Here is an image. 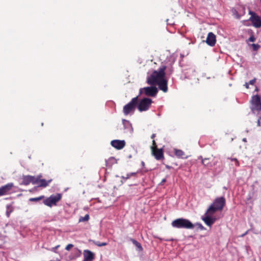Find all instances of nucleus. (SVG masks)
<instances>
[{
  "label": "nucleus",
  "mask_w": 261,
  "mask_h": 261,
  "mask_svg": "<svg viewBox=\"0 0 261 261\" xmlns=\"http://www.w3.org/2000/svg\"><path fill=\"white\" fill-rule=\"evenodd\" d=\"M245 86L246 87V88H249V84H248V83H246L245 84Z\"/></svg>",
  "instance_id": "37"
},
{
  "label": "nucleus",
  "mask_w": 261,
  "mask_h": 261,
  "mask_svg": "<svg viewBox=\"0 0 261 261\" xmlns=\"http://www.w3.org/2000/svg\"><path fill=\"white\" fill-rule=\"evenodd\" d=\"M172 226L177 228L193 229L195 225L188 219L179 218L172 222Z\"/></svg>",
  "instance_id": "3"
},
{
  "label": "nucleus",
  "mask_w": 261,
  "mask_h": 261,
  "mask_svg": "<svg viewBox=\"0 0 261 261\" xmlns=\"http://www.w3.org/2000/svg\"><path fill=\"white\" fill-rule=\"evenodd\" d=\"M132 241L133 242V243L138 248V249L140 250H142V247L141 246V245L137 241L135 240H133V239H132Z\"/></svg>",
  "instance_id": "21"
},
{
  "label": "nucleus",
  "mask_w": 261,
  "mask_h": 261,
  "mask_svg": "<svg viewBox=\"0 0 261 261\" xmlns=\"http://www.w3.org/2000/svg\"><path fill=\"white\" fill-rule=\"evenodd\" d=\"M154 137H155V135L154 134H152V136H151V138L153 139Z\"/></svg>",
  "instance_id": "41"
},
{
  "label": "nucleus",
  "mask_w": 261,
  "mask_h": 261,
  "mask_svg": "<svg viewBox=\"0 0 261 261\" xmlns=\"http://www.w3.org/2000/svg\"><path fill=\"white\" fill-rule=\"evenodd\" d=\"M249 13L251 15L250 18L252 20V22L253 24V25L256 28H259L261 27V20L260 18L255 15V13L252 12L251 11L249 12Z\"/></svg>",
  "instance_id": "12"
},
{
  "label": "nucleus",
  "mask_w": 261,
  "mask_h": 261,
  "mask_svg": "<svg viewBox=\"0 0 261 261\" xmlns=\"http://www.w3.org/2000/svg\"><path fill=\"white\" fill-rule=\"evenodd\" d=\"M208 160V159H202V161H201V162H202V164L205 166H212V165L211 164H210L208 163H207V160Z\"/></svg>",
  "instance_id": "25"
},
{
  "label": "nucleus",
  "mask_w": 261,
  "mask_h": 261,
  "mask_svg": "<svg viewBox=\"0 0 261 261\" xmlns=\"http://www.w3.org/2000/svg\"><path fill=\"white\" fill-rule=\"evenodd\" d=\"M251 109L253 113H255V111H259L261 110L260 98L258 95L252 96Z\"/></svg>",
  "instance_id": "6"
},
{
  "label": "nucleus",
  "mask_w": 261,
  "mask_h": 261,
  "mask_svg": "<svg viewBox=\"0 0 261 261\" xmlns=\"http://www.w3.org/2000/svg\"><path fill=\"white\" fill-rule=\"evenodd\" d=\"M195 226V225H197L198 226V227L201 229V230H204L205 229V228L203 226V225L201 224V223H196L195 224H194Z\"/></svg>",
  "instance_id": "28"
},
{
  "label": "nucleus",
  "mask_w": 261,
  "mask_h": 261,
  "mask_svg": "<svg viewBox=\"0 0 261 261\" xmlns=\"http://www.w3.org/2000/svg\"><path fill=\"white\" fill-rule=\"evenodd\" d=\"M81 254V250H80L77 249H75L74 251V255L73 256L70 255L69 256V260H71L76 258V257L80 256Z\"/></svg>",
  "instance_id": "19"
},
{
  "label": "nucleus",
  "mask_w": 261,
  "mask_h": 261,
  "mask_svg": "<svg viewBox=\"0 0 261 261\" xmlns=\"http://www.w3.org/2000/svg\"><path fill=\"white\" fill-rule=\"evenodd\" d=\"M252 46L253 47V49L256 50H257L258 48H259V45H257V44H252Z\"/></svg>",
  "instance_id": "30"
},
{
  "label": "nucleus",
  "mask_w": 261,
  "mask_h": 261,
  "mask_svg": "<svg viewBox=\"0 0 261 261\" xmlns=\"http://www.w3.org/2000/svg\"><path fill=\"white\" fill-rule=\"evenodd\" d=\"M62 195L61 194L56 195H51L49 197L46 198L43 200L45 205L51 207L53 205H56L57 203L61 199Z\"/></svg>",
  "instance_id": "5"
},
{
  "label": "nucleus",
  "mask_w": 261,
  "mask_h": 261,
  "mask_svg": "<svg viewBox=\"0 0 261 261\" xmlns=\"http://www.w3.org/2000/svg\"><path fill=\"white\" fill-rule=\"evenodd\" d=\"M225 199L223 197L216 198L213 203L210 206L208 212L215 214L217 211H221L225 205Z\"/></svg>",
  "instance_id": "2"
},
{
  "label": "nucleus",
  "mask_w": 261,
  "mask_h": 261,
  "mask_svg": "<svg viewBox=\"0 0 261 261\" xmlns=\"http://www.w3.org/2000/svg\"><path fill=\"white\" fill-rule=\"evenodd\" d=\"M247 233H248V231H246V232H245V233H244V234H242V235L241 236V237H244L246 234H247Z\"/></svg>",
  "instance_id": "39"
},
{
  "label": "nucleus",
  "mask_w": 261,
  "mask_h": 261,
  "mask_svg": "<svg viewBox=\"0 0 261 261\" xmlns=\"http://www.w3.org/2000/svg\"><path fill=\"white\" fill-rule=\"evenodd\" d=\"M166 68L165 66L161 67L158 71H154L147 79L148 84L151 85H158L160 89L164 92L168 90L167 81L165 79Z\"/></svg>",
  "instance_id": "1"
},
{
  "label": "nucleus",
  "mask_w": 261,
  "mask_h": 261,
  "mask_svg": "<svg viewBox=\"0 0 261 261\" xmlns=\"http://www.w3.org/2000/svg\"><path fill=\"white\" fill-rule=\"evenodd\" d=\"M249 39L251 41L253 42L255 40V38L253 36H252V37H250Z\"/></svg>",
  "instance_id": "35"
},
{
  "label": "nucleus",
  "mask_w": 261,
  "mask_h": 261,
  "mask_svg": "<svg viewBox=\"0 0 261 261\" xmlns=\"http://www.w3.org/2000/svg\"><path fill=\"white\" fill-rule=\"evenodd\" d=\"M260 125V120L258 119L257 121V126H259Z\"/></svg>",
  "instance_id": "38"
},
{
  "label": "nucleus",
  "mask_w": 261,
  "mask_h": 261,
  "mask_svg": "<svg viewBox=\"0 0 261 261\" xmlns=\"http://www.w3.org/2000/svg\"><path fill=\"white\" fill-rule=\"evenodd\" d=\"M110 162H112V163H115V162H116V160H115V158H113V157H112V158H110L108 161H106V165H107V166H108V165L109 163Z\"/></svg>",
  "instance_id": "27"
},
{
  "label": "nucleus",
  "mask_w": 261,
  "mask_h": 261,
  "mask_svg": "<svg viewBox=\"0 0 261 261\" xmlns=\"http://www.w3.org/2000/svg\"><path fill=\"white\" fill-rule=\"evenodd\" d=\"M43 197H44L43 196H41L40 197H36V198H31L30 199V201H39V200L42 199Z\"/></svg>",
  "instance_id": "24"
},
{
  "label": "nucleus",
  "mask_w": 261,
  "mask_h": 261,
  "mask_svg": "<svg viewBox=\"0 0 261 261\" xmlns=\"http://www.w3.org/2000/svg\"><path fill=\"white\" fill-rule=\"evenodd\" d=\"M138 102V96L133 98L132 100L127 105H125L123 109V112L125 115L130 113H133L135 110L136 106Z\"/></svg>",
  "instance_id": "4"
},
{
  "label": "nucleus",
  "mask_w": 261,
  "mask_h": 261,
  "mask_svg": "<svg viewBox=\"0 0 261 261\" xmlns=\"http://www.w3.org/2000/svg\"><path fill=\"white\" fill-rule=\"evenodd\" d=\"M152 152L156 160H161L163 157V153L162 149H158L155 141H153V146L151 147Z\"/></svg>",
  "instance_id": "11"
},
{
  "label": "nucleus",
  "mask_w": 261,
  "mask_h": 261,
  "mask_svg": "<svg viewBox=\"0 0 261 261\" xmlns=\"http://www.w3.org/2000/svg\"><path fill=\"white\" fill-rule=\"evenodd\" d=\"M40 177H41V175H38L36 177L31 175L23 176L22 177V181L21 184L24 185H28L31 182H32L34 185L38 184L39 178Z\"/></svg>",
  "instance_id": "9"
},
{
  "label": "nucleus",
  "mask_w": 261,
  "mask_h": 261,
  "mask_svg": "<svg viewBox=\"0 0 261 261\" xmlns=\"http://www.w3.org/2000/svg\"><path fill=\"white\" fill-rule=\"evenodd\" d=\"M243 141H244V142H246V138H244L243 139Z\"/></svg>",
  "instance_id": "42"
},
{
  "label": "nucleus",
  "mask_w": 261,
  "mask_h": 261,
  "mask_svg": "<svg viewBox=\"0 0 261 261\" xmlns=\"http://www.w3.org/2000/svg\"><path fill=\"white\" fill-rule=\"evenodd\" d=\"M95 244L99 247H101L107 245V243L106 242L100 243L99 242H96L95 243Z\"/></svg>",
  "instance_id": "26"
},
{
  "label": "nucleus",
  "mask_w": 261,
  "mask_h": 261,
  "mask_svg": "<svg viewBox=\"0 0 261 261\" xmlns=\"http://www.w3.org/2000/svg\"><path fill=\"white\" fill-rule=\"evenodd\" d=\"M73 247V245L71 244L67 245L65 248L66 250H69L71 248Z\"/></svg>",
  "instance_id": "29"
},
{
  "label": "nucleus",
  "mask_w": 261,
  "mask_h": 261,
  "mask_svg": "<svg viewBox=\"0 0 261 261\" xmlns=\"http://www.w3.org/2000/svg\"><path fill=\"white\" fill-rule=\"evenodd\" d=\"M7 211L6 212V214H7V216L8 217H9L10 213L12 212L13 209H12L11 205H7Z\"/></svg>",
  "instance_id": "23"
},
{
  "label": "nucleus",
  "mask_w": 261,
  "mask_h": 261,
  "mask_svg": "<svg viewBox=\"0 0 261 261\" xmlns=\"http://www.w3.org/2000/svg\"><path fill=\"white\" fill-rule=\"evenodd\" d=\"M213 214V213H211L208 212V210H207L204 215L201 217L202 220L204 222V223L210 227L212 226L216 220L215 218L212 217V216Z\"/></svg>",
  "instance_id": "10"
},
{
  "label": "nucleus",
  "mask_w": 261,
  "mask_h": 261,
  "mask_svg": "<svg viewBox=\"0 0 261 261\" xmlns=\"http://www.w3.org/2000/svg\"><path fill=\"white\" fill-rule=\"evenodd\" d=\"M141 164H142V165L143 166H144V165H145V163H144V162H143V161H142V162H141Z\"/></svg>",
  "instance_id": "40"
},
{
  "label": "nucleus",
  "mask_w": 261,
  "mask_h": 261,
  "mask_svg": "<svg viewBox=\"0 0 261 261\" xmlns=\"http://www.w3.org/2000/svg\"><path fill=\"white\" fill-rule=\"evenodd\" d=\"M216 36L212 32L209 33L206 40V43L211 46H213L216 43Z\"/></svg>",
  "instance_id": "16"
},
{
  "label": "nucleus",
  "mask_w": 261,
  "mask_h": 261,
  "mask_svg": "<svg viewBox=\"0 0 261 261\" xmlns=\"http://www.w3.org/2000/svg\"><path fill=\"white\" fill-rule=\"evenodd\" d=\"M166 181V179L164 178L161 182V185H163Z\"/></svg>",
  "instance_id": "36"
},
{
  "label": "nucleus",
  "mask_w": 261,
  "mask_h": 261,
  "mask_svg": "<svg viewBox=\"0 0 261 261\" xmlns=\"http://www.w3.org/2000/svg\"><path fill=\"white\" fill-rule=\"evenodd\" d=\"M40 178L41 177L39 178V183L38 184L40 187H46L51 181V179L47 181L44 179H40Z\"/></svg>",
  "instance_id": "18"
},
{
  "label": "nucleus",
  "mask_w": 261,
  "mask_h": 261,
  "mask_svg": "<svg viewBox=\"0 0 261 261\" xmlns=\"http://www.w3.org/2000/svg\"><path fill=\"white\" fill-rule=\"evenodd\" d=\"M122 123L124 128L126 130V132L132 134L133 132V128L130 122L128 120L123 119L122 120Z\"/></svg>",
  "instance_id": "17"
},
{
  "label": "nucleus",
  "mask_w": 261,
  "mask_h": 261,
  "mask_svg": "<svg viewBox=\"0 0 261 261\" xmlns=\"http://www.w3.org/2000/svg\"><path fill=\"white\" fill-rule=\"evenodd\" d=\"M135 174V173H130V174H127V176H126V177H124L123 176V177H122V178H125V179H128V178H129V177H130V176L131 175H133V174Z\"/></svg>",
  "instance_id": "34"
},
{
  "label": "nucleus",
  "mask_w": 261,
  "mask_h": 261,
  "mask_svg": "<svg viewBox=\"0 0 261 261\" xmlns=\"http://www.w3.org/2000/svg\"><path fill=\"white\" fill-rule=\"evenodd\" d=\"M125 144L124 140H114L111 142V145L118 149L123 148L125 146Z\"/></svg>",
  "instance_id": "15"
},
{
  "label": "nucleus",
  "mask_w": 261,
  "mask_h": 261,
  "mask_svg": "<svg viewBox=\"0 0 261 261\" xmlns=\"http://www.w3.org/2000/svg\"><path fill=\"white\" fill-rule=\"evenodd\" d=\"M59 245H57V246H56L55 247L53 248H52V249H51V250H52L53 251H54V252H56V249H57L59 248Z\"/></svg>",
  "instance_id": "33"
},
{
  "label": "nucleus",
  "mask_w": 261,
  "mask_h": 261,
  "mask_svg": "<svg viewBox=\"0 0 261 261\" xmlns=\"http://www.w3.org/2000/svg\"><path fill=\"white\" fill-rule=\"evenodd\" d=\"M83 255L84 260L83 261H92L94 259V253L89 250H84Z\"/></svg>",
  "instance_id": "14"
},
{
  "label": "nucleus",
  "mask_w": 261,
  "mask_h": 261,
  "mask_svg": "<svg viewBox=\"0 0 261 261\" xmlns=\"http://www.w3.org/2000/svg\"><path fill=\"white\" fill-rule=\"evenodd\" d=\"M152 100L148 98H144L142 99L138 105V109L140 112L147 110L150 107Z\"/></svg>",
  "instance_id": "8"
},
{
  "label": "nucleus",
  "mask_w": 261,
  "mask_h": 261,
  "mask_svg": "<svg viewBox=\"0 0 261 261\" xmlns=\"http://www.w3.org/2000/svg\"><path fill=\"white\" fill-rule=\"evenodd\" d=\"M174 152L175 154L178 158H182L185 155V153L183 151L179 149H174Z\"/></svg>",
  "instance_id": "20"
},
{
  "label": "nucleus",
  "mask_w": 261,
  "mask_h": 261,
  "mask_svg": "<svg viewBox=\"0 0 261 261\" xmlns=\"http://www.w3.org/2000/svg\"><path fill=\"white\" fill-rule=\"evenodd\" d=\"M158 89L155 86L147 87L140 89L139 93H144L146 96H155L158 93Z\"/></svg>",
  "instance_id": "7"
},
{
  "label": "nucleus",
  "mask_w": 261,
  "mask_h": 261,
  "mask_svg": "<svg viewBox=\"0 0 261 261\" xmlns=\"http://www.w3.org/2000/svg\"><path fill=\"white\" fill-rule=\"evenodd\" d=\"M255 81H256V79H253V80H250V82H249V84H250V85H254V84L255 83Z\"/></svg>",
  "instance_id": "31"
},
{
  "label": "nucleus",
  "mask_w": 261,
  "mask_h": 261,
  "mask_svg": "<svg viewBox=\"0 0 261 261\" xmlns=\"http://www.w3.org/2000/svg\"><path fill=\"white\" fill-rule=\"evenodd\" d=\"M231 161L235 162L236 164L237 165H239V162H238V161L237 159H236V158H234V159H231Z\"/></svg>",
  "instance_id": "32"
},
{
  "label": "nucleus",
  "mask_w": 261,
  "mask_h": 261,
  "mask_svg": "<svg viewBox=\"0 0 261 261\" xmlns=\"http://www.w3.org/2000/svg\"><path fill=\"white\" fill-rule=\"evenodd\" d=\"M13 187L12 183L8 184L0 188V196L8 194Z\"/></svg>",
  "instance_id": "13"
},
{
  "label": "nucleus",
  "mask_w": 261,
  "mask_h": 261,
  "mask_svg": "<svg viewBox=\"0 0 261 261\" xmlns=\"http://www.w3.org/2000/svg\"><path fill=\"white\" fill-rule=\"evenodd\" d=\"M89 219V215L87 214L84 217H82L79 219V222L87 221Z\"/></svg>",
  "instance_id": "22"
}]
</instances>
